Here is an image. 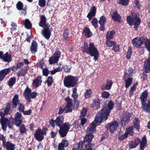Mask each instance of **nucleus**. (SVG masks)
I'll use <instances>...</instances> for the list:
<instances>
[{"mask_svg":"<svg viewBox=\"0 0 150 150\" xmlns=\"http://www.w3.org/2000/svg\"><path fill=\"white\" fill-rule=\"evenodd\" d=\"M114 103L112 101H109L108 104L103 106L101 110L96 115L95 120L91 124L86 130L87 133L94 132L96 130V127L99 125L103 120H106L110 114V111L114 106Z\"/></svg>","mask_w":150,"mask_h":150,"instance_id":"nucleus-1","label":"nucleus"},{"mask_svg":"<svg viewBox=\"0 0 150 150\" xmlns=\"http://www.w3.org/2000/svg\"><path fill=\"white\" fill-rule=\"evenodd\" d=\"M64 117L62 116L57 117L55 120L56 124L60 128L59 133L62 137H64L67 135L69 128L70 124L67 122L63 124Z\"/></svg>","mask_w":150,"mask_h":150,"instance_id":"nucleus-2","label":"nucleus"},{"mask_svg":"<svg viewBox=\"0 0 150 150\" xmlns=\"http://www.w3.org/2000/svg\"><path fill=\"white\" fill-rule=\"evenodd\" d=\"M40 16V21L39 23V25L44 29V30H42V34L45 38L48 39L51 35L52 28L47 23L46 18L45 15H43Z\"/></svg>","mask_w":150,"mask_h":150,"instance_id":"nucleus-3","label":"nucleus"},{"mask_svg":"<svg viewBox=\"0 0 150 150\" xmlns=\"http://www.w3.org/2000/svg\"><path fill=\"white\" fill-rule=\"evenodd\" d=\"M83 52L89 54L91 57H94L93 59L96 61L99 57L98 51L93 43H90L88 45L86 42H84L83 46L82 47Z\"/></svg>","mask_w":150,"mask_h":150,"instance_id":"nucleus-4","label":"nucleus"},{"mask_svg":"<svg viewBox=\"0 0 150 150\" xmlns=\"http://www.w3.org/2000/svg\"><path fill=\"white\" fill-rule=\"evenodd\" d=\"M63 81L64 86L68 88L73 87L76 85L75 77L70 75L65 76Z\"/></svg>","mask_w":150,"mask_h":150,"instance_id":"nucleus-5","label":"nucleus"},{"mask_svg":"<svg viewBox=\"0 0 150 150\" xmlns=\"http://www.w3.org/2000/svg\"><path fill=\"white\" fill-rule=\"evenodd\" d=\"M132 18L129 16L127 17V22L129 25H139L140 23V20L137 16L138 13H132Z\"/></svg>","mask_w":150,"mask_h":150,"instance_id":"nucleus-6","label":"nucleus"},{"mask_svg":"<svg viewBox=\"0 0 150 150\" xmlns=\"http://www.w3.org/2000/svg\"><path fill=\"white\" fill-rule=\"evenodd\" d=\"M83 143L82 142H80L78 144H75L72 150H92V148L94 146L91 143H88L85 144L83 147Z\"/></svg>","mask_w":150,"mask_h":150,"instance_id":"nucleus-7","label":"nucleus"},{"mask_svg":"<svg viewBox=\"0 0 150 150\" xmlns=\"http://www.w3.org/2000/svg\"><path fill=\"white\" fill-rule=\"evenodd\" d=\"M37 95V93L36 92H33L31 93V89L28 87L25 89L24 93L25 98L28 102H30V99L35 98Z\"/></svg>","mask_w":150,"mask_h":150,"instance_id":"nucleus-8","label":"nucleus"},{"mask_svg":"<svg viewBox=\"0 0 150 150\" xmlns=\"http://www.w3.org/2000/svg\"><path fill=\"white\" fill-rule=\"evenodd\" d=\"M18 96L16 95L14 97L12 101L13 108H15L17 104H18L19 107L18 109L20 112H23L24 110V105L23 104L19 103V101L18 100Z\"/></svg>","mask_w":150,"mask_h":150,"instance_id":"nucleus-9","label":"nucleus"},{"mask_svg":"<svg viewBox=\"0 0 150 150\" xmlns=\"http://www.w3.org/2000/svg\"><path fill=\"white\" fill-rule=\"evenodd\" d=\"M60 56L61 52L60 51L58 50L55 52L52 56L51 57L49 60L50 64H52L57 63L58 62Z\"/></svg>","mask_w":150,"mask_h":150,"instance_id":"nucleus-10","label":"nucleus"},{"mask_svg":"<svg viewBox=\"0 0 150 150\" xmlns=\"http://www.w3.org/2000/svg\"><path fill=\"white\" fill-rule=\"evenodd\" d=\"M146 139L145 136H144L142 140L141 141L140 139H137L134 142L137 145L139 143L140 144V150H144V148L146 147L145 144H146Z\"/></svg>","mask_w":150,"mask_h":150,"instance_id":"nucleus-11","label":"nucleus"},{"mask_svg":"<svg viewBox=\"0 0 150 150\" xmlns=\"http://www.w3.org/2000/svg\"><path fill=\"white\" fill-rule=\"evenodd\" d=\"M110 15L112 19L114 21L120 22L121 19V17L119 14L117 13L116 10H112L110 12Z\"/></svg>","mask_w":150,"mask_h":150,"instance_id":"nucleus-12","label":"nucleus"},{"mask_svg":"<svg viewBox=\"0 0 150 150\" xmlns=\"http://www.w3.org/2000/svg\"><path fill=\"white\" fill-rule=\"evenodd\" d=\"M10 120L11 119H9L6 117L1 119L0 122L2 128L4 131L6 130L7 126L10 123Z\"/></svg>","mask_w":150,"mask_h":150,"instance_id":"nucleus-13","label":"nucleus"},{"mask_svg":"<svg viewBox=\"0 0 150 150\" xmlns=\"http://www.w3.org/2000/svg\"><path fill=\"white\" fill-rule=\"evenodd\" d=\"M132 114L127 112H124L121 117V120L122 122H128Z\"/></svg>","mask_w":150,"mask_h":150,"instance_id":"nucleus-14","label":"nucleus"},{"mask_svg":"<svg viewBox=\"0 0 150 150\" xmlns=\"http://www.w3.org/2000/svg\"><path fill=\"white\" fill-rule=\"evenodd\" d=\"M0 58L5 62H9L11 60V57L8 54V52L4 54L2 52L0 51Z\"/></svg>","mask_w":150,"mask_h":150,"instance_id":"nucleus-15","label":"nucleus"},{"mask_svg":"<svg viewBox=\"0 0 150 150\" xmlns=\"http://www.w3.org/2000/svg\"><path fill=\"white\" fill-rule=\"evenodd\" d=\"M35 136L38 141H41L43 139V132L42 131L41 129H38L36 132Z\"/></svg>","mask_w":150,"mask_h":150,"instance_id":"nucleus-16","label":"nucleus"},{"mask_svg":"<svg viewBox=\"0 0 150 150\" xmlns=\"http://www.w3.org/2000/svg\"><path fill=\"white\" fill-rule=\"evenodd\" d=\"M42 76H38L35 79L32 83V85L34 88H36L41 85L42 81L41 80Z\"/></svg>","mask_w":150,"mask_h":150,"instance_id":"nucleus-17","label":"nucleus"},{"mask_svg":"<svg viewBox=\"0 0 150 150\" xmlns=\"http://www.w3.org/2000/svg\"><path fill=\"white\" fill-rule=\"evenodd\" d=\"M132 43L134 46L138 47L142 45L143 42L140 38L137 37L132 40Z\"/></svg>","mask_w":150,"mask_h":150,"instance_id":"nucleus-18","label":"nucleus"},{"mask_svg":"<svg viewBox=\"0 0 150 150\" xmlns=\"http://www.w3.org/2000/svg\"><path fill=\"white\" fill-rule=\"evenodd\" d=\"M21 116V114L19 112H17L15 114V123L16 125L17 126H19L22 123V121L20 120Z\"/></svg>","mask_w":150,"mask_h":150,"instance_id":"nucleus-19","label":"nucleus"},{"mask_svg":"<svg viewBox=\"0 0 150 150\" xmlns=\"http://www.w3.org/2000/svg\"><path fill=\"white\" fill-rule=\"evenodd\" d=\"M118 125L117 122L116 121L109 124L108 126L109 127L110 131L112 132H114L116 130Z\"/></svg>","mask_w":150,"mask_h":150,"instance_id":"nucleus-20","label":"nucleus"},{"mask_svg":"<svg viewBox=\"0 0 150 150\" xmlns=\"http://www.w3.org/2000/svg\"><path fill=\"white\" fill-rule=\"evenodd\" d=\"M10 71V69H4L0 71V81H1L4 78L5 76L8 74Z\"/></svg>","mask_w":150,"mask_h":150,"instance_id":"nucleus-21","label":"nucleus"},{"mask_svg":"<svg viewBox=\"0 0 150 150\" xmlns=\"http://www.w3.org/2000/svg\"><path fill=\"white\" fill-rule=\"evenodd\" d=\"M144 68L146 73L150 72V54L148 59L145 62Z\"/></svg>","mask_w":150,"mask_h":150,"instance_id":"nucleus-22","label":"nucleus"},{"mask_svg":"<svg viewBox=\"0 0 150 150\" xmlns=\"http://www.w3.org/2000/svg\"><path fill=\"white\" fill-rule=\"evenodd\" d=\"M96 7L94 6L92 7L91 9L90 10V12L88 13L87 16V17L88 18L89 21H90L92 17L95 15L96 13Z\"/></svg>","mask_w":150,"mask_h":150,"instance_id":"nucleus-23","label":"nucleus"},{"mask_svg":"<svg viewBox=\"0 0 150 150\" xmlns=\"http://www.w3.org/2000/svg\"><path fill=\"white\" fill-rule=\"evenodd\" d=\"M38 45L36 41H33L32 43L30 50L32 53H35L37 51Z\"/></svg>","mask_w":150,"mask_h":150,"instance_id":"nucleus-24","label":"nucleus"},{"mask_svg":"<svg viewBox=\"0 0 150 150\" xmlns=\"http://www.w3.org/2000/svg\"><path fill=\"white\" fill-rule=\"evenodd\" d=\"M127 74H125V76L124 77V79L125 80L126 88H128L131 85L132 81V78L127 77L126 76Z\"/></svg>","mask_w":150,"mask_h":150,"instance_id":"nucleus-25","label":"nucleus"},{"mask_svg":"<svg viewBox=\"0 0 150 150\" xmlns=\"http://www.w3.org/2000/svg\"><path fill=\"white\" fill-rule=\"evenodd\" d=\"M148 95V92L146 91H144L142 93L140 97L142 102V105L144 103V102L146 100Z\"/></svg>","mask_w":150,"mask_h":150,"instance_id":"nucleus-26","label":"nucleus"},{"mask_svg":"<svg viewBox=\"0 0 150 150\" xmlns=\"http://www.w3.org/2000/svg\"><path fill=\"white\" fill-rule=\"evenodd\" d=\"M100 103L99 100L98 99H95L93 101L92 105V107L95 109H97L100 108Z\"/></svg>","mask_w":150,"mask_h":150,"instance_id":"nucleus-27","label":"nucleus"},{"mask_svg":"<svg viewBox=\"0 0 150 150\" xmlns=\"http://www.w3.org/2000/svg\"><path fill=\"white\" fill-rule=\"evenodd\" d=\"M93 137V136L92 134L88 133L84 137V140L85 142H91Z\"/></svg>","mask_w":150,"mask_h":150,"instance_id":"nucleus-28","label":"nucleus"},{"mask_svg":"<svg viewBox=\"0 0 150 150\" xmlns=\"http://www.w3.org/2000/svg\"><path fill=\"white\" fill-rule=\"evenodd\" d=\"M142 109L145 111L148 112L150 111V100L149 101L148 104L145 103L143 104L142 106Z\"/></svg>","mask_w":150,"mask_h":150,"instance_id":"nucleus-29","label":"nucleus"},{"mask_svg":"<svg viewBox=\"0 0 150 150\" xmlns=\"http://www.w3.org/2000/svg\"><path fill=\"white\" fill-rule=\"evenodd\" d=\"M83 32L85 36L87 38H90L92 35V33L90 31L89 28H86L83 30Z\"/></svg>","mask_w":150,"mask_h":150,"instance_id":"nucleus-30","label":"nucleus"},{"mask_svg":"<svg viewBox=\"0 0 150 150\" xmlns=\"http://www.w3.org/2000/svg\"><path fill=\"white\" fill-rule=\"evenodd\" d=\"M115 33V32L114 31H112L108 32L106 36L107 40H110L112 38L113 35Z\"/></svg>","mask_w":150,"mask_h":150,"instance_id":"nucleus-31","label":"nucleus"},{"mask_svg":"<svg viewBox=\"0 0 150 150\" xmlns=\"http://www.w3.org/2000/svg\"><path fill=\"white\" fill-rule=\"evenodd\" d=\"M133 122L134 127L136 128L137 130H138L139 128V120L137 118H135Z\"/></svg>","mask_w":150,"mask_h":150,"instance_id":"nucleus-32","label":"nucleus"},{"mask_svg":"<svg viewBox=\"0 0 150 150\" xmlns=\"http://www.w3.org/2000/svg\"><path fill=\"white\" fill-rule=\"evenodd\" d=\"M133 128L132 127H131L127 129L125 132L127 134V136L129 135H132L133 134Z\"/></svg>","mask_w":150,"mask_h":150,"instance_id":"nucleus-33","label":"nucleus"},{"mask_svg":"<svg viewBox=\"0 0 150 150\" xmlns=\"http://www.w3.org/2000/svg\"><path fill=\"white\" fill-rule=\"evenodd\" d=\"M15 145L10 142L7 143L6 145L7 150H14Z\"/></svg>","mask_w":150,"mask_h":150,"instance_id":"nucleus-34","label":"nucleus"},{"mask_svg":"<svg viewBox=\"0 0 150 150\" xmlns=\"http://www.w3.org/2000/svg\"><path fill=\"white\" fill-rule=\"evenodd\" d=\"M69 31L68 29L64 30L63 31L62 36L63 38L67 40L69 38Z\"/></svg>","mask_w":150,"mask_h":150,"instance_id":"nucleus-35","label":"nucleus"},{"mask_svg":"<svg viewBox=\"0 0 150 150\" xmlns=\"http://www.w3.org/2000/svg\"><path fill=\"white\" fill-rule=\"evenodd\" d=\"M65 100L67 103V105L70 106H72L73 104L72 103V100L69 97H67L65 99Z\"/></svg>","mask_w":150,"mask_h":150,"instance_id":"nucleus-36","label":"nucleus"},{"mask_svg":"<svg viewBox=\"0 0 150 150\" xmlns=\"http://www.w3.org/2000/svg\"><path fill=\"white\" fill-rule=\"evenodd\" d=\"M106 21L105 18L104 16H102L100 17L99 22L100 25H104L105 24Z\"/></svg>","mask_w":150,"mask_h":150,"instance_id":"nucleus-37","label":"nucleus"},{"mask_svg":"<svg viewBox=\"0 0 150 150\" xmlns=\"http://www.w3.org/2000/svg\"><path fill=\"white\" fill-rule=\"evenodd\" d=\"M132 48L131 46L128 47V51L126 53V57L127 59H129L132 54Z\"/></svg>","mask_w":150,"mask_h":150,"instance_id":"nucleus-38","label":"nucleus"},{"mask_svg":"<svg viewBox=\"0 0 150 150\" xmlns=\"http://www.w3.org/2000/svg\"><path fill=\"white\" fill-rule=\"evenodd\" d=\"M136 87L134 86H133L130 87L129 91V94L130 96H132L133 95L134 93L136 91Z\"/></svg>","mask_w":150,"mask_h":150,"instance_id":"nucleus-39","label":"nucleus"},{"mask_svg":"<svg viewBox=\"0 0 150 150\" xmlns=\"http://www.w3.org/2000/svg\"><path fill=\"white\" fill-rule=\"evenodd\" d=\"M25 26L26 28H30L32 27V24L29 20L26 19L25 21Z\"/></svg>","mask_w":150,"mask_h":150,"instance_id":"nucleus-40","label":"nucleus"},{"mask_svg":"<svg viewBox=\"0 0 150 150\" xmlns=\"http://www.w3.org/2000/svg\"><path fill=\"white\" fill-rule=\"evenodd\" d=\"M26 70L21 69L17 73V76H24L26 74Z\"/></svg>","mask_w":150,"mask_h":150,"instance_id":"nucleus-41","label":"nucleus"},{"mask_svg":"<svg viewBox=\"0 0 150 150\" xmlns=\"http://www.w3.org/2000/svg\"><path fill=\"white\" fill-rule=\"evenodd\" d=\"M110 94L108 92L106 91H103L101 93V96L103 98H107L109 97Z\"/></svg>","mask_w":150,"mask_h":150,"instance_id":"nucleus-42","label":"nucleus"},{"mask_svg":"<svg viewBox=\"0 0 150 150\" xmlns=\"http://www.w3.org/2000/svg\"><path fill=\"white\" fill-rule=\"evenodd\" d=\"M16 82V79L14 78H11L8 82V85L10 86H12Z\"/></svg>","mask_w":150,"mask_h":150,"instance_id":"nucleus-43","label":"nucleus"},{"mask_svg":"<svg viewBox=\"0 0 150 150\" xmlns=\"http://www.w3.org/2000/svg\"><path fill=\"white\" fill-rule=\"evenodd\" d=\"M11 110V105L9 104H8L4 109V113L5 114H8Z\"/></svg>","mask_w":150,"mask_h":150,"instance_id":"nucleus-44","label":"nucleus"},{"mask_svg":"<svg viewBox=\"0 0 150 150\" xmlns=\"http://www.w3.org/2000/svg\"><path fill=\"white\" fill-rule=\"evenodd\" d=\"M106 43L107 46L110 47L112 46L115 44L114 41H110V40H106Z\"/></svg>","mask_w":150,"mask_h":150,"instance_id":"nucleus-45","label":"nucleus"},{"mask_svg":"<svg viewBox=\"0 0 150 150\" xmlns=\"http://www.w3.org/2000/svg\"><path fill=\"white\" fill-rule=\"evenodd\" d=\"M118 3L125 6H127L129 2V0H118Z\"/></svg>","mask_w":150,"mask_h":150,"instance_id":"nucleus-46","label":"nucleus"},{"mask_svg":"<svg viewBox=\"0 0 150 150\" xmlns=\"http://www.w3.org/2000/svg\"><path fill=\"white\" fill-rule=\"evenodd\" d=\"M16 7L17 9L20 10H22L23 8V3L21 1H19L16 4Z\"/></svg>","mask_w":150,"mask_h":150,"instance_id":"nucleus-47","label":"nucleus"},{"mask_svg":"<svg viewBox=\"0 0 150 150\" xmlns=\"http://www.w3.org/2000/svg\"><path fill=\"white\" fill-rule=\"evenodd\" d=\"M91 90L90 89L87 90L85 93V97L86 98H88L90 97L91 94Z\"/></svg>","mask_w":150,"mask_h":150,"instance_id":"nucleus-48","label":"nucleus"},{"mask_svg":"<svg viewBox=\"0 0 150 150\" xmlns=\"http://www.w3.org/2000/svg\"><path fill=\"white\" fill-rule=\"evenodd\" d=\"M145 46L148 51L150 52V39L146 41Z\"/></svg>","mask_w":150,"mask_h":150,"instance_id":"nucleus-49","label":"nucleus"},{"mask_svg":"<svg viewBox=\"0 0 150 150\" xmlns=\"http://www.w3.org/2000/svg\"><path fill=\"white\" fill-rule=\"evenodd\" d=\"M46 3L45 0H39L38 5L41 7H44L45 6Z\"/></svg>","mask_w":150,"mask_h":150,"instance_id":"nucleus-50","label":"nucleus"},{"mask_svg":"<svg viewBox=\"0 0 150 150\" xmlns=\"http://www.w3.org/2000/svg\"><path fill=\"white\" fill-rule=\"evenodd\" d=\"M46 82L48 86H51L53 82L52 77L51 76L48 77L47 78Z\"/></svg>","mask_w":150,"mask_h":150,"instance_id":"nucleus-51","label":"nucleus"},{"mask_svg":"<svg viewBox=\"0 0 150 150\" xmlns=\"http://www.w3.org/2000/svg\"><path fill=\"white\" fill-rule=\"evenodd\" d=\"M77 89L74 88L73 91V93L72 94V97L75 100L78 97V95L77 93Z\"/></svg>","mask_w":150,"mask_h":150,"instance_id":"nucleus-52","label":"nucleus"},{"mask_svg":"<svg viewBox=\"0 0 150 150\" xmlns=\"http://www.w3.org/2000/svg\"><path fill=\"white\" fill-rule=\"evenodd\" d=\"M92 24L96 28L98 27V21L96 18H93L91 22Z\"/></svg>","mask_w":150,"mask_h":150,"instance_id":"nucleus-53","label":"nucleus"},{"mask_svg":"<svg viewBox=\"0 0 150 150\" xmlns=\"http://www.w3.org/2000/svg\"><path fill=\"white\" fill-rule=\"evenodd\" d=\"M112 84V83L110 80L107 81V84L106 85V90L110 89L111 88Z\"/></svg>","mask_w":150,"mask_h":150,"instance_id":"nucleus-54","label":"nucleus"},{"mask_svg":"<svg viewBox=\"0 0 150 150\" xmlns=\"http://www.w3.org/2000/svg\"><path fill=\"white\" fill-rule=\"evenodd\" d=\"M133 69L131 67H129L128 70V73H125V74H127L126 76H132V74L133 72Z\"/></svg>","mask_w":150,"mask_h":150,"instance_id":"nucleus-55","label":"nucleus"},{"mask_svg":"<svg viewBox=\"0 0 150 150\" xmlns=\"http://www.w3.org/2000/svg\"><path fill=\"white\" fill-rule=\"evenodd\" d=\"M71 107L72 106H67L66 105L65 108H64L65 112L68 113L71 112L72 110L71 108Z\"/></svg>","mask_w":150,"mask_h":150,"instance_id":"nucleus-56","label":"nucleus"},{"mask_svg":"<svg viewBox=\"0 0 150 150\" xmlns=\"http://www.w3.org/2000/svg\"><path fill=\"white\" fill-rule=\"evenodd\" d=\"M74 101L75 103L74 106V110H76L78 108V106L79 105V103L78 100L75 99L74 100Z\"/></svg>","mask_w":150,"mask_h":150,"instance_id":"nucleus-57","label":"nucleus"},{"mask_svg":"<svg viewBox=\"0 0 150 150\" xmlns=\"http://www.w3.org/2000/svg\"><path fill=\"white\" fill-rule=\"evenodd\" d=\"M127 137V135L126 133H125L124 134L118 137L119 139L120 140H123L126 139Z\"/></svg>","mask_w":150,"mask_h":150,"instance_id":"nucleus-58","label":"nucleus"},{"mask_svg":"<svg viewBox=\"0 0 150 150\" xmlns=\"http://www.w3.org/2000/svg\"><path fill=\"white\" fill-rule=\"evenodd\" d=\"M64 147L67 146L68 145V142L66 140H63L60 143Z\"/></svg>","mask_w":150,"mask_h":150,"instance_id":"nucleus-59","label":"nucleus"},{"mask_svg":"<svg viewBox=\"0 0 150 150\" xmlns=\"http://www.w3.org/2000/svg\"><path fill=\"white\" fill-rule=\"evenodd\" d=\"M112 48L113 50L115 52H117L120 49L119 46L117 45H114Z\"/></svg>","mask_w":150,"mask_h":150,"instance_id":"nucleus-60","label":"nucleus"},{"mask_svg":"<svg viewBox=\"0 0 150 150\" xmlns=\"http://www.w3.org/2000/svg\"><path fill=\"white\" fill-rule=\"evenodd\" d=\"M43 75L47 76L48 75L49 73V71L47 69L45 68L43 69L42 70Z\"/></svg>","mask_w":150,"mask_h":150,"instance_id":"nucleus-61","label":"nucleus"},{"mask_svg":"<svg viewBox=\"0 0 150 150\" xmlns=\"http://www.w3.org/2000/svg\"><path fill=\"white\" fill-rule=\"evenodd\" d=\"M20 130L21 133H24L25 132L26 129L24 126L23 125L20 127Z\"/></svg>","mask_w":150,"mask_h":150,"instance_id":"nucleus-62","label":"nucleus"},{"mask_svg":"<svg viewBox=\"0 0 150 150\" xmlns=\"http://www.w3.org/2000/svg\"><path fill=\"white\" fill-rule=\"evenodd\" d=\"M50 125L53 127H54L55 126V124H56L55 120H54L53 119H52L50 120L49 122Z\"/></svg>","mask_w":150,"mask_h":150,"instance_id":"nucleus-63","label":"nucleus"},{"mask_svg":"<svg viewBox=\"0 0 150 150\" xmlns=\"http://www.w3.org/2000/svg\"><path fill=\"white\" fill-rule=\"evenodd\" d=\"M71 68V67L69 65H66V66L64 67V70L66 72H69L70 71Z\"/></svg>","mask_w":150,"mask_h":150,"instance_id":"nucleus-64","label":"nucleus"}]
</instances>
